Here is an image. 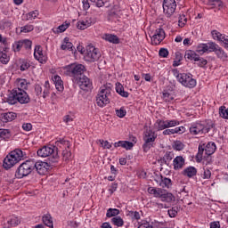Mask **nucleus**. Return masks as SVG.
I'll return each instance as SVG.
<instances>
[{
    "label": "nucleus",
    "instance_id": "1",
    "mask_svg": "<svg viewBox=\"0 0 228 228\" xmlns=\"http://www.w3.org/2000/svg\"><path fill=\"white\" fill-rule=\"evenodd\" d=\"M29 95L28 93H26L25 90L14 88L11 92V94L8 95L7 102L8 104H17L20 102V104H28L29 102Z\"/></svg>",
    "mask_w": 228,
    "mask_h": 228
},
{
    "label": "nucleus",
    "instance_id": "2",
    "mask_svg": "<svg viewBox=\"0 0 228 228\" xmlns=\"http://www.w3.org/2000/svg\"><path fill=\"white\" fill-rule=\"evenodd\" d=\"M172 72L182 86L185 88H195L197 86V80L193 78V75L191 73H181L177 69H173Z\"/></svg>",
    "mask_w": 228,
    "mask_h": 228
},
{
    "label": "nucleus",
    "instance_id": "3",
    "mask_svg": "<svg viewBox=\"0 0 228 228\" xmlns=\"http://www.w3.org/2000/svg\"><path fill=\"white\" fill-rule=\"evenodd\" d=\"M37 156L39 158H49L48 161L50 165L53 163H58L60 156H58V148L54 145L44 146L37 151Z\"/></svg>",
    "mask_w": 228,
    "mask_h": 228
},
{
    "label": "nucleus",
    "instance_id": "4",
    "mask_svg": "<svg viewBox=\"0 0 228 228\" xmlns=\"http://www.w3.org/2000/svg\"><path fill=\"white\" fill-rule=\"evenodd\" d=\"M214 125L213 121L207 120V121H198L194 122L191 125L189 131L191 134L197 135V134H206L213 129Z\"/></svg>",
    "mask_w": 228,
    "mask_h": 228
},
{
    "label": "nucleus",
    "instance_id": "5",
    "mask_svg": "<svg viewBox=\"0 0 228 228\" xmlns=\"http://www.w3.org/2000/svg\"><path fill=\"white\" fill-rule=\"evenodd\" d=\"M111 84H105L101 86L100 92L96 96V104L100 108H104V106L110 104V95H111Z\"/></svg>",
    "mask_w": 228,
    "mask_h": 228
},
{
    "label": "nucleus",
    "instance_id": "6",
    "mask_svg": "<svg viewBox=\"0 0 228 228\" xmlns=\"http://www.w3.org/2000/svg\"><path fill=\"white\" fill-rule=\"evenodd\" d=\"M216 151V144L214 142H209L207 144H200L198 148V154L196 155V161L200 163L204 159L209 158L215 154Z\"/></svg>",
    "mask_w": 228,
    "mask_h": 228
},
{
    "label": "nucleus",
    "instance_id": "7",
    "mask_svg": "<svg viewBox=\"0 0 228 228\" xmlns=\"http://www.w3.org/2000/svg\"><path fill=\"white\" fill-rule=\"evenodd\" d=\"M158 138V134L156 131L147 128L143 134H142V140H143V144H142V151L143 152H149L152 147L155 145V142Z\"/></svg>",
    "mask_w": 228,
    "mask_h": 228
},
{
    "label": "nucleus",
    "instance_id": "8",
    "mask_svg": "<svg viewBox=\"0 0 228 228\" xmlns=\"http://www.w3.org/2000/svg\"><path fill=\"white\" fill-rule=\"evenodd\" d=\"M34 170L35 160H26L18 167L15 172V177L16 179H24V177H28Z\"/></svg>",
    "mask_w": 228,
    "mask_h": 228
},
{
    "label": "nucleus",
    "instance_id": "9",
    "mask_svg": "<svg viewBox=\"0 0 228 228\" xmlns=\"http://www.w3.org/2000/svg\"><path fill=\"white\" fill-rule=\"evenodd\" d=\"M101 58V52L99 49L95 48V46L92 45H88L84 50V60L85 61H88L89 63H94L95 61H99Z\"/></svg>",
    "mask_w": 228,
    "mask_h": 228
},
{
    "label": "nucleus",
    "instance_id": "10",
    "mask_svg": "<svg viewBox=\"0 0 228 228\" xmlns=\"http://www.w3.org/2000/svg\"><path fill=\"white\" fill-rule=\"evenodd\" d=\"M66 70L68 72V76L77 80L81 76H85L83 74L85 73V70H86V68L83 64H70L66 67Z\"/></svg>",
    "mask_w": 228,
    "mask_h": 228
},
{
    "label": "nucleus",
    "instance_id": "11",
    "mask_svg": "<svg viewBox=\"0 0 228 228\" xmlns=\"http://www.w3.org/2000/svg\"><path fill=\"white\" fill-rule=\"evenodd\" d=\"M177 4L175 0H164L163 1V11L167 17H172L175 13Z\"/></svg>",
    "mask_w": 228,
    "mask_h": 228
},
{
    "label": "nucleus",
    "instance_id": "12",
    "mask_svg": "<svg viewBox=\"0 0 228 228\" xmlns=\"http://www.w3.org/2000/svg\"><path fill=\"white\" fill-rule=\"evenodd\" d=\"M77 85L81 90L84 92H90L92 88H94V85L92 84V80L88 78L86 76H81L77 79Z\"/></svg>",
    "mask_w": 228,
    "mask_h": 228
},
{
    "label": "nucleus",
    "instance_id": "13",
    "mask_svg": "<svg viewBox=\"0 0 228 228\" xmlns=\"http://www.w3.org/2000/svg\"><path fill=\"white\" fill-rule=\"evenodd\" d=\"M212 38L214 40H217V42H220L221 45L224 47V49H227L228 51V36L220 33L218 30H212L211 31Z\"/></svg>",
    "mask_w": 228,
    "mask_h": 228
},
{
    "label": "nucleus",
    "instance_id": "14",
    "mask_svg": "<svg viewBox=\"0 0 228 228\" xmlns=\"http://www.w3.org/2000/svg\"><path fill=\"white\" fill-rule=\"evenodd\" d=\"M163 40H165V30L157 28L151 37V45H159Z\"/></svg>",
    "mask_w": 228,
    "mask_h": 228
},
{
    "label": "nucleus",
    "instance_id": "15",
    "mask_svg": "<svg viewBox=\"0 0 228 228\" xmlns=\"http://www.w3.org/2000/svg\"><path fill=\"white\" fill-rule=\"evenodd\" d=\"M9 155L17 164L26 158V151H22L20 149H15L14 151H11Z\"/></svg>",
    "mask_w": 228,
    "mask_h": 228
},
{
    "label": "nucleus",
    "instance_id": "16",
    "mask_svg": "<svg viewBox=\"0 0 228 228\" xmlns=\"http://www.w3.org/2000/svg\"><path fill=\"white\" fill-rule=\"evenodd\" d=\"M35 168L39 175H44L49 169V163L44 161H34V170Z\"/></svg>",
    "mask_w": 228,
    "mask_h": 228
},
{
    "label": "nucleus",
    "instance_id": "17",
    "mask_svg": "<svg viewBox=\"0 0 228 228\" xmlns=\"http://www.w3.org/2000/svg\"><path fill=\"white\" fill-rule=\"evenodd\" d=\"M155 181L161 188H172V180L163 175L156 176Z\"/></svg>",
    "mask_w": 228,
    "mask_h": 228
},
{
    "label": "nucleus",
    "instance_id": "18",
    "mask_svg": "<svg viewBox=\"0 0 228 228\" xmlns=\"http://www.w3.org/2000/svg\"><path fill=\"white\" fill-rule=\"evenodd\" d=\"M183 133H186V128L184 126H177L175 128H166L162 134L164 136H170V134H183Z\"/></svg>",
    "mask_w": 228,
    "mask_h": 228
},
{
    "label": "nucleus",
    "instance_id": "19",
    "mask_svg": "<svg viewBox=\"0 0 228 228\" xmlns=\"http://www.w3.org/2000/svg\"><path fill=\"white\" fill-rule=\"evenodd\" d=\"M34 58L37 60L39 63H44L45 61V56L44 55V50L41 45H36L34 50Z\"/></svg>",
    "mask_w": 228,
    "mask_h": 228
},
{
    "label": "nucleus",
    "instance_id": "20",
    "mask_svg": "<svg viewBox=\"0 0 228 228\" xmlns=\"http://www.w3.org/2000/svg\"><path fill=\"white\" fill-rule=\"evenodd\" d=\"M17 118V114L14 112H5L1 114L0 117V124L3 122V124H8V122H12V120H15Z\"/></svg>",
    "mask_w": 228,
    "mask_h": 228
},
{
    "label": "nucleus",
    "instance_id": "21",
    "mask_svg": "<svg viewBox=\"0 0 228 228\" xmlns=\"http://www.w3.org/2000/svg\"><path fill=\"white\" fill-rule=\"evenodd\" d=\"M115 149H118V147H122V149H126V151H131L133 147H134V143L129 141H118L114 142Z\"/></svg>",
    "mask_w": 228,
    "mask_h": 228
},
{
    "label": "nucleus",
    "instance_id": "22",
    "mask_svg": "<svg viewBox=\"0 0 228 228\" xmlns=\"http://www.w3.org/2000/svg\"><path fill=\"white\" fill-rule=\"evenodd\" d=\"M164 189L161 188H156V187H149L148 188V193H150V195H153V197H155V199H161V197H163V193H165Z\"/></svg>",
    "mask_w": 228,
    "mask_h": 228
},
{
    "label": "nucleus",
    "instance_id": "23",
    "mask_svg": "<svg viewBox=\"0 0 228 228\" xmlns=\"http://www.w3.org/2000/svg\"><path fill=\"white\" fill-rule=\"evenodd\" d=\"M164 189L161 188H156V187H149L148 188V193H150V195H153V197H155V199H161V197H163V193H165Z\"/></svg>",
    "mask_w": 228,
    "mask_h": 228
},
{
    "label": "nucleus",
    "instance_id": "24",
    "mask_svg": "<svg viewBox=\"0 0 228 228\" xmlns=\"http://www.w3.org/2000/svg\"><path fill=\"white\" fill-rule=\"evenodd\" d=\"M184 158L183 156H177L173 160L174 170H181L184 167Z\"/></svg>",
    "mask_w": 228,
    "mask_h": 228
},
{
    "label": "nucleus",
    "instance_id": "25",
    "mask_svg": "<svg viewBox=\"0 0 228 228\" xmlns=\"http://www.w3.org/2000/svg\"><path fill=\"white\" fill-rule=\"evenodd\" d=\"M15 165H17V163L15 162V160L8 154L4 159V164L3 167L4 168H5V170H10V168H12V167H15Z\"/></svg>",
    "mask_w": 228,
    "mask_h": 228
},
{
    "label": "nucleus",
    "instance_id": "26",
    "mask_svg": "<svg viewBox=\"0 0 228 228\" xmlns=\"http://www.w3.org/2000/svg\"><path fill=\"white\" fill-rule=\"evenodd\" d=\"M183 175H184L185 177H195V175H197V168L195 167L190 166L188 167H186L183 172H182Z\"/></svg>",
    "mask_w": 228,
    "mask_h": 228
},
{
    "label": "nucleus",
    "instance_id": "27",
    "mask_svg": "<svg viewBox=\"0 0 228 228\" xmlns=\"http://www.w3.org/2000/svg\"><path fill=\"white\" fill-rule=\"evenodd\" d=\"M161 202H175V196L172 194V192H168L165 191L162 194V197L160 198Z\"/></svg>",
    "mask_w": 228,
    "mask_h": 228
},
{
    "label": "nucleus",
    "instance_id": "28",
    "mask_svg": "<svg viewBox=\"0 0 228 228\" xmlns=\"http://www.w3.org/2000/svg\"><path fill=\"white\" fill-rule=\"evenodd\" d=\"M53 81L55 85V88L56 90H58V92H63V80H61V77L55 75L53 77Z\"/></svg>",
    "mask_w": 228,
    "mask_h": 228
},
{
    "label": "nucleus",
    "instance_id": "29",
    "mask_svg": "<svg viewBox=\"0 0 228 228\" xmlns=\"http://www.w3.org/2000/svg\"><path fill=\"white\" fill-rule=\"evenodd\" d=\"M200 55L197 54L193 50H187L184 54L186 60H191V61H199V57Z\"/></svg>",
    "mask_w": 228,
    "mask_h": 228
},
{
    "label": "nucleus",
    "instance_id": "30",
    "mask_svg": "<svg viewBox=\"0 0 228 228\" xmlns=\"http://www.w3.org/2000/svg\"><path fill=\"white\" fill-rule=\"evenodd\" d=\"M70 28V22H64L63 24L60 25L58 28H53V32L55 35H59V33H65L67 29Z\"/></svg>",
    "mask_w": 228,
    "mask_h": 228
},
{
    "label": "nucleus",
    "instance_id": "31",
    "mask_svg": "<svg viewBox=\"0 0 228 228\" xmlns=\"http://www.w3.org/2000/svg\"><path fill=\"white\" fill-rule=\"evenodd\" d=\"M74 45L70 42V38L65 37L63 39L62 45H61V49L62 51H73Z\"/></svg>",
    "mask_w": 228,
    "mask_h": 228
},
{
    "label": "nucleus",
    "instance_id": "32",
    "mask_svg": "<svg viewBox=\"0 0 228 228\" xmlns=\"http://www.w3.org/2000/svg\"><path fill=\"white\" fill-rule=\"evenodd\" d=\"M103 40H106V42H110V44H120V39L118 37L113 34L103 35Z\"/></svg>",
    "mask_w": 228,
    "mask_h": 228
},
{
    "label": "nucleus",
    "instance_id": "33",
    "mask_svg": "<svg viewBox=\"0 0 228 228\" xmlns=\"http://www.w3.org/2000/svg\"><path fill=\"white\" fill-rule=\"evenodd\" d=\"M18 66L20 67V70L24 72L31 67V64H29V61L26 59H20L18 61Z\"/></svg>",
    "mask_w": 228,
    "mask_h": 228
},
{
    "label": "nucleus",
    "instance_id": "34",
    "mask_svg": "<svg viewBox=\"0 0 228 228\" xmlns=\"http://www.w3.org/2000/svg\"><path fill=\"white\" fill-rule=\"evenodd\" d=\"M214 53L217 56V58H219V60L225 61L228 58L227 53H225V51L223 50V48L220 47V45H218L217 48H216V52Z\"/></svg>",
    "mask_w": 228,
    "mask_h": 228
},
{
    "label": "nucleus",
    "instance_id": "35",
    "mask_svg": "<svg viewBox=\"0 0 228 228\" xmlns=\"http://www.w3.org/2000/svg\"><path fill=\"white\" fill-rule=\"evenodd\" d=\"M116 92L117 94H119L121 97H125V98L129 97V93L124 90V86H122V84L120 83L116 84Z\"/></svg>",
    "mask_w": 228,
    "mask_h": 228
},
{
    "label": "nucleus",
    "instance_id": "36",
    "mask_svg": "<svg viewBox=\"0 0 228 228\" xmlns=\"http://www.w3.org/2000/svg\"><path fill=\"white\" fill-rule=\"evenodd\" d=\"M28 85H29V83H28V80L24 78L17 79V88H19L20 90H24L26 92V90H28Z\"/></svg>",
    "mask_w": 228,
    "mask_h": 228
},
{
    "label": "nucleus",
    "instance_id": "37",
    "mask_svg": "<svg viewBox=\"0 0 228 228\" xmlns=\"http://www.w3.org/2000/svg\"><path fill=\"white\" fill-rule=\"evenodd\" d=\"M120 215V210L118 208H109L106 213L107 218H115Z\"/></svg>",
    "mask_w": 228,
    "mask_h": 228
},
{
    "label": "nucleus",
    "instance_id": "38",
    "mask_svg": "<svg viewBox=\"0 0 228 228\" xmlns=\"http://www.w3.org/2000/svg\"><path fill=\"white\" fill-rule=\"evenodd\" d=\"M43 223L46 227L54 228V225L53 224V217L49 214L43 216Z\"/></svg>",
    "mask_w": 228,
    "mask_h": 228
},
{
    "label": "nucleus",
    "instance_id": "39",
    "mask_svg": "<svg viewBox=\"0 0 228 228\" xmlns=\"http://www.w3.org/2000/svg\"><path fill=\"white\" fill-rule=\"evenodd\" d=\"M206 44V47H207V53H215L218 47V44L215 43V42H212V41H209L208 43H205Z\"/></svg>",
    "mask_w": 228,
    "mask_h": 228
},
{
    "label": "nucleus",
    "instance_id": "40",
    "mask_svg": "<svg viewBox=\"0 0 228 228\" xmlns=\"http://www.w3.org/2000/svg\"><path fill=\"white\" fill-rule=\"evenodd\" d=\"M111 224L115 225L116 227H123L124 226V219H122V217L120 216H116V217H112L111 220Z\"/></svg>",
    "mask_w": 228,
    "mask_h": 228
},
{
    "label": "nucleus",
    "instance_id": "41",
    "mask_svg": "<svg viewBox=\"0 0 228 228\" xmlns=\"http://www.w3.org/2000/svg\"><path fill=\"white\" fill-rule=\"evenodd\" d=\"M12 137V132L9 129L0 128V138L2 140H9Z\"/></svg>",
    "mask_w": 228,
    "mask_h": 228
},
{
    "label": "nucleus",
    "instance_id": "42",
    "mask_svg": "<svg viewBox=\"0 0 228 228\" xmlns=\"http://www.w3.org/2000/svg\"><path fill=\"white\" fill-rule=\"evenodd\" d=\"M49 94H51V85L49 84V81H45L44 84V90H43V99H46V97H49Z\"/></svg>",
    "mask_w": 228,
    "mask_h": 228
},
{
    "label": "nucleus",
    "instance_id": "43",
    "mask_svg": "<svg viewBox=\"0 0 228 228\" xmlns=\"http://www.w3.org/2000/svg\"><path fill=\"white\" fill-rule=\"evenodd\" d=\"M158 131H165L167 129L166 120L157 119L155 122Z\"/></svg>",
    "mask_w": 228,
    "mask_h": 228
},
{
    "label": "nucleus",
    "instance_id": "44",
    "mask_svg": "<svg viewBox=\"0 0 228 228\" xmlns=\"http://www.w3.org/2000/svg\"><path fill=\"white\" fill-rule=\"evenodd\" d=\"M38 15H40L38 10L32 11L26 14V20H34V19H37Z\"/></svg>",
    "mask_w": 228,
    "mask_h": 228
},
{
    "label": "nucleus",
    "instance_id": "45",
    "mask_svg": "<svg viewBox=\"0 0 228 228\" xmlns=\"http://www.w3.org/2000/svg\"><path fill=\"white\" fill-rule=\"evenodd\" d=\"M180 122L176 119L166 120V129H170V127H175L179 126Z\"/></svg>",
    "mask_w": 228,
    "mask_h": 228
},
{
    "label": "nucleus",
    "instance_id": "46",
    "mask_svg": "<svg viewBox=\"0 0 228 228\" xmlns=\"http://www.w3.org/2000/svg\"><path fill=\"white\" fill-rule=\"evenodd\" d=\"M174 159V155L172 154V152H170V151H167L165 155H164V157H163V159H162V161H163V163H165V165H170V160L171 159Z\"/></svg>",
    "mask_w": 228,
    "mask_h": 228
},
{
    "label": "nucleus",
    "instance_id": "47",
    "mask_svg": "<svg viewBox=\"0 0 228 228\" xmlns=\"http://www.w3.org/2000/svg\"><path fill=\"white\" fill-rule=\"evenodd\" d=\"M0 61L3 63V65H7L10 61V56L6 54L4 52H0Z\"/></svg>",
    "mask_w": 228,
    "mask_h": 228
},
{
    "label": "nucleus",
    "instance_id": "48",
    "mask_svg": "<svg viewBox=\"0 0 228 228\" xmlns=\"http://www.w3.org/2000/svg\"><path fill=\"white\" fill-rule=\"evenodd\" d=\"M77 29H86V28H90V23L88 20H81L77 23Z\"/></svg>",
    "mask_w": 228,
    "mask_h": 228
},
{
    "label": "nucleus",
    "instance_id": "49",
    "mask_svg": "<svg viewBox=\"0 0 228 228\" xmlns=\"http://www.w3.org/2000/svg\"><path fill=\"white\" fill-rule=\"evenodd\" d=\"M196 53H198L199 54H204L205 53H208L206 43L198 45L196 48Z\"/></svg>",
    "mask_w": 228,
    "mask_h": 228
},
{
    "label": "nucleus",
    "instance_id": "50",
    "mask_svg": "<svg viewBox=\"0 0 228 228\" xmlns=\"http://www.w3.org/2000/svg\"><path fill=\"white\" fill-rule=\"evenodd\" d=\"M162 99L165 101V102H172V101H174V94L164 92L162 94Z\"/></svg>",
    "mask_w": 228,
    "mask_h": 228
},
{
    "label": "nucleus",
    "instance_id": "51",
    "mask_svg": "<svg viewBox=\"0 0 228 228\" xmlns=\"http://www.w3.org/2000/svg\"><path fill=\"white\" fill-rule=\"evenodd\" d=\"M35 29V27L31 24H27L20 28V33H31Z\"/></svg>",
    "mask_w": 228,
    "mask_h": 228
},
{
    "label": "nucleus",
    "instance_id": "52",
    "mask_svg": "<svg viewBox=\"0 0 228 228\" xmlns=\"http://www.w3.org/2000/svg\"><path fill=\"white\" fill-rule=\"evenodd\" d=\"M219 115L222 117V118L228 119V108L225 109V106H221L219 108Z\"/></svg>",
    "mask_w": 228,
    "mask_h": 228
},
{
    "label": "nucleus",
    "instance_id": "53",
    "mask_svg": "<svg viewBox=\"0 0 228 228\" xmlns=\"http://www.w3.org/2000/svg\"><path fill=\"white\" fill-rule=\"evenodd\" d=\"M167 213L170 218H175L177 216V213H179V208L173 207L171 209L167 210Z\"/></svg>",
    "mask_w": 228,
    "mask_h": 228
},
{
    "label": "nucleus",
    "instance_id": "54",
    "mask_svg": "<svg viewBox=\"0 0 228 228\" xmlns=\"http://www.w3.org/2000/svg\"><path fill=\"white\" fill-rule=\"evenodd\" d=\"M128 216H130L132 220H140L141 218L140 212L138 211H129Z\"/></svg>",
    "mask_w": 228,
    "mask_h": 228
},
{
    "label": "nucleus",
    "instance_id": "55",
    "mask_svg": "<svg viewBox=\"0 0 228 228\" xmlns=\"http://www.w3.org/2000/svg\"><path fill=\"white\" fill-rule=\"evenodd\" d=\"M22 47V41H17L12 45V51H14V53H19Z\"/></svg>",
    "mask_w": 228,
    "mask_h": 228
},
{
    "label": "nucleus",
    "instance_id": "56",
    "mask_svg": "<svg viewBox=\"0 0 228 228\" xmlns=\"http://www.w3.org/2000/svg\"><path fill=\"white\" fill-rule=\"evenodd\" d=\"M173 149L175 151H183V149H184V144L181 141H175Z\"/></svg>",
    "mask_w": 228,
    "mask_h": 228
},
{
    "label": "nucleus",
    "instance_id": "57",
    "mask_svg": "<svg viewBox=\"0 0 228 228\" xmlns=\"http://www.w3.org/2000/svg\"><path fill=\"white\" fill-rule=\"evenodd\" d=\"M198 61L197 65L198 67H200L201 69H204V67H206V65H208V60L200 57V55L199 56V60L195 61Z\"/></svg>",
    "mask_w": 228,
    "mask_h": 228
},
{
    "label": "nucleus",
    "instance_id": "58",
    "mask_svg": "<svg viewBox=\"0 0 228 228\" xmlns=\"http://www.w3.org/2000/svg\"><path fill=\"white\" fill-rule=\"evenodd\" d=\"M72 158V153L69 150H64L62 151V159L63 161H69Z\"/></svg>",
    "mask_w": 228,
    "mask_h": 228
},
{
    "label": "nucleus",
    "instance_id": "59",
    "mask_svg": "<svg viewBox=\"0 0 228 228\" xmlns=\"http://www.w3.org/2000/svg\"><path fill=\"white\" fill-rule=\"evenodd\" d=\"M187 19L186 16L184 14L180 15L179 20H178V26L180 28H184V26L186 25L187 22Z\"/></svg>",
    "mask_w": 228,
    "mask_h": 228
},
{
    "label": "nucleus",
    "instance_id": "60",
    "mask_svg": "<svg viewBox=\"0 0 228 228\" xmlns=\"http://www.w3.org/2000/svg\"><path fill=\"white\" fill-rule=\"evenodd\" d=\"M116 115L119 118H124V116L127 115V111L124 109V107H121L119 110H116Z\"/></svg>",
    "mask_w": 228,
    "mask_h": 228
},
{
    "label": "nucleus",
    "instance_id": "61",
    "mask_svg": "<svg viewBox=\"0 0 228 228\" xmlns=\"http://www.w3.org/2000/svg\"><path fill=\"white\" fill-rule=\"evenodd\" d=\"M8 224H10V225H19V224H20V220L19 219V217H12L9 221Z\"/></svg>",
    "mask_w": 228,
    "mask_h": 228
},
{
    "label": "nucleus",
    "instance_id": "62",
    "mask_svg": "<svg viewBox=\"0 0 228 228\" xmlns=\"http://www.w3.org/2000/svg\"><path fill=\"white\" fill-rule=\"evenodd\" d=\"M22 45H23V47L25 49H31V45H32V42L31 40H28V39H24L21 41Z\"/></svg>",
    "mask_w": 228,
    "mask_h": 228
},
{
    "label": "nucleus",
    "instance_id": "63",
    "mask_svg": "<svg viewBox=\"0 0 228 228\" xmlns=\"http://www.w3.org/2000/svg\"><path fill=\"white\" fill-rule=\"evenodd\" d=\"M159 54L160 58H167L168 56V50L166 48H160Z\"/></svg>",
    "mask_w": 228,
    "mask_h": 228
},
{
    "label": "nucleus",
    "instance_id": "64",
    "mask_svg": "<svg viewBox=\"0 0 228 228\" xmlns=\"http://www.w3.org/2000/svg\"><path fill=\"white\" fill-rule=\"evenodd\" d=\"M138 228H153L152 224H151V223L149 222H143L142 224H141Z\"/></svg>",
    "mask_w": 228,
    "mask_h": 228
}]
</instances>
